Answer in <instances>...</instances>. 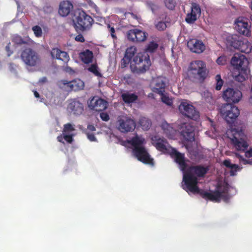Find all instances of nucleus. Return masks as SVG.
Listing matches in <instances>:
<instances>
[{
    "label": "nucleus",
    "instance_id": "nucleus-3",
    "mask_svg": "<svg viewBox=\"0 0 252 252\" xmlns=\"http://www.w3.org/2000/svg\"><path fill=\"white\" fill-rule=\"evenodd\" d=\"M230 129L227 131L228 137L231 139L232 144L238 151H246L249 144L245 140V134L242 127H230Z\"/></svg>",
    "mask_w": 252,
    "mask_h": 252
},
{
    "label": "nucleus",
    "instance_id": "nucleus-13",
    "mask_svg": "<svg viewBox=\"0 0 252 252\" xmlns=\"http://www.w3.org/2000/svg\"><path fill=\"white\" fill-rule=\"evenodd\" d=\"M147 36V32L137 29L130 30L126 32V37L128 40L133 42L144 41Z\"/></svg>",
    "mask_w": 252,
    "mask_h": 252
},
{
    "label": "nucleus",
    "instance_id": "nucleus-48",
    "mask_svg": "<svg viewBox=\"0 0 252 252\" xmlns=\"http://www.w3.org/2000/svg\"><path fill=\"white\" fill-rule=\"evenodd\" d=\"M122 132L126 133L128 131H133L136 127H117Z\"/></svg>",
    "mask_w": 252,
    "mask_h": 252
},
{
    "label": "nucleus",
    "instance_id": "nucleus-57",
    "mask_svg": "<svg viewBox=\"0 0 252 252\" xmlns=\"http://www.w3.org/2000/svg\"><path fill=\"white\" fill-rule=\"evenodd\" d=\"M245 156L247 158H251L252 157V150H249L245 153Z\"/></svg>",
    "mask_w": 252,
    "mask_h": 252
},
{
    "label": "nucleus",
    "instance_id": "nucleus-46",
    "mask_svg": "<svg viewBox=\"0 0 252 252\" xmlns=\"http://www.w3.org/2000/svg\"><path fill=\"white\" fill-rule=\"evenodd\" d=\"M227 57L225 56H221L219 57L216 61L217 63L220 65H223L226 63Z\"/></svg>",
    "mask_w": 252,
    "mask_h": 252
},
{
    "label": "nucleus",
    "instance_id": "nucleus-10",
    "mask_svg": "<svg viewBox=\"0 0 252 252\" xmlns=\"http://www.w3.org/2000/svg\"><path fill=\"white\" fill-rule=\"evenodd\" d=\"M179 110L183 115L192 120H196L199 117V112L187 100L181 102L179 106Z\"/></svg>",
    "mask_w": 252,
    "mask_h": 252
},
{
    "label": "nucleus",
    "instance_id": "nucleus-14",
    "mask_svg": "<svg viewBox=\"0 0 252 252\" xmlns=\"http://www.w3.org/2000/svg\"><path fill=\"white\" fill-rule=\"evenodd\" d=\"M230 63L234 68L237 70L248 68V61L244 55L235 54L232 58Z\"/></svg>",
    "mask_w": 252,
    "mask_h": 252
},
{
    "label": "nucleus",
    "instance_id": "nucleus-34",
    "mask_svg": "<svg viewBox=\"0 0 252 252\" xmlns=\"http://www.w3.org/2000/svg\"><path fill=\"white\" fill-rule=\"evenodd\" d=\"M158 45L154 41H151L147 46L145 52L147 53H152L158 49Z\"/></svg>",
    "mask_w": 252,
    "mask_h": 252
},
{
    "label": "nucleus",
    "instance_id": "nucleus-21",
    "mask_svg": "<svg viewBox=\"0 0 252 252\" xmlns=\"http://www.w3.org/2000/svg\"><path fill=\"white\" fill-rule=\"evenodd\" d=\"M83 87L84 83L80 80L66 82L64 81V90L67 92L77 91L82 89Z\"/></svg>",
    "mask_w": 252,
    "mask_h": 252
},
{
    "label": "nucleus",
    "instance_id": "nucleus-40",
    "mask_svg": "<svg viewBox=\"0 0 252 252\" xmlns=\"http://www.w3.org/2000/svg\"><path fill=\"white\" fill-rule=\"evenodd\" d=\"M164 3L166 7L170 10H173L176 5L175 0H165Z\"/></svg>",
    "mask_w": 252,
    "mask_h": 252
},
{
    "label": "nucleus",
    "instance_id": "nucleus-16",
    "mask_svg": "<svg viewBox=\"0 0 252 252\" xmlns=\"http://www.w3.org/2000/svg\"><path fill=\"white\" fill-rule=\"evenodd\" d=\"M235 29L240 34L248 36L250 35V28L248 20L243 18H239L235 22Z\"/></svg>",
    "mask_w": 252,
    "mask_h": 252
},
{
    "label": "nucleus",
    "instance_id": "nucleus-32",
    "mask_svg": "<svg viewBox=\"0 0 252 252\" xmlns=\"http://www.w3.org/2000/svg\"><path fill=\"white\" fill-rule=\"evenodd\" d=\"M94 131H95V127H87L86 129L85 130V134L91 141H96V138L94 133Z\"/></svg>",
    "mask_w": 252,
    "mask_h": 252
},
{
    "label": "nucleus",
    "instance_id": "nucleus-49",
    "mask_svg": "<svg viewBox=\"0 0 252 252\" xmlns=\"http://www.w3.org/2000/svg\"><path fill=\"white\" fill-rule=\"evenodd\" d=\"M220 192L221 194V198H222L224 201L227 202L229 199L230 197L227 194V192H225L224 191H220Z\"/></svg>",
    "mask_w": 252,
    "mask_h": 252
},
{
    "label": "nucleus",
    "instance_id": "nucleus-59",
    "mask_svg": "<svg viewBox=\"0 0 252 252\" xmlns=\"http://www.w3.org/2000/svg\"><path fill=\"white\" fill-rule=\"evenodd\" d=\"M64 70L66 72H69V73L74 72V71L70 67L67 66L64 68Z\"/></svg>",
    "mask_w": 252,
    "mask_h": 252
},
{
    "label": "nucleus",
    "instance_id": "nucleus-37",
    "mask_svg": "<svg viewBox=\"0 0 252 252\" xmlns=\"http://www.w3.org/2000/svg\"><path fill=\"white\" fill-rule=\"evenodd\" d=\"M120 126H136V124L133 120L130 118H126L123 120L122 122L120 123Z\"/></svg>",
    "mask_w": 252,
    "mask_h": 252
},
{
    "label": "nucleus",
    "instance_id": "nucleus-38",
    "mask_svg": "<svg viewBox=\"0 0 252 252\" xmlns=\"http://www.w3.org/2000/svg\"><path fill=\"white\" fill-rule=\"evenodd\" d=\"M215 80L216 81L215 89L216 90L219 91L221 89L223 84V81L220 74H217L215 76Z\"/></svg>",
    "mask_w": 252,
    "mask_h": 252
},
{
    "label": "nucleus",
    "instance_id": "nucleus-26",
    "mask_svg": "<svg viewBox=\"0 0 252 252\" xmlns=\"http://www.w3.org/2000/svg\"><path fill=\"white\" fill-rule=\"evenodd\" d=\"M165 83L161 78H158L155 80V87L153 89V91L159 94H162L165 92Z\"/></svg>",
    "mask_w": 252,
    "mask_h": 252
},
{
    "label": "nucleus",
    "instance_id": "nucleus-54",
    "mask_svg": "<svg viewBox=\"0 0 252 252\" xmlns=\"http://www.w3.org/2000/svg\"><path fill=\"white\" fill-rule=\"evenodd\" d=\"M223 165L226 167L230 168L232 166V163H231L230 159H225L223 162Z\"/></svg>",
    "mask_w": 252,
    "mask_h": 252
},
{
    "label": "nucleus",
    "instance_id": "nucleus-1",
    "mask_svg": "<svg viewBox=\"0 0 252 252\" xmlns=\"http://www.w3.org/2000/svg\"><path fill=\"white\" fill-rule=\"evenodd\" d=\"M136 52V48L134 46L127 48L124 57L121 60V66L122 68H125L130 63V68L132 73H142L149 69L151 65L150 57L148 54L145 55L142 53H138L131 62Z\"/></svg>",
    "mask_w": 252,
    "mask_h": 252
},
{
    "label": "nucleus",
    "instance_id": "nucleus-27",
    "mask_svg": "<svg viewBox=\"0 0 252 252\" xmlns=\"http://www.w3.org/2000/svg\"><path fill=\"white\" fill-rule=\"evenodd\" d=\"M127 143L131 145L133 148L136 147H140L143 146V144L145 142V139L142 137L139 136L137 134L132 137L130 140L126 141Z\"/></svg>",
    "mask_w": 252,
    "mask_h": 252
},
{
    "label": "nucleus",
    "instance_id": "nucleus-22",
    "mask_svg": "<svg viewBox=\"0 0 252 252\" xmlns=\"http://www.w3.org/2000/svg\"><path fill=\"white\" fill-rule=\"evenodd\" d=\"M242 38L236 34L229 35L226 37V44L227 46L238 49Z\"/></svg>",
    "mask_w": 252,
    "mask_h": 252
},
{
    "label": "nucleus",
    "instance_id": "nucleus-52",
    "mask_svg": "<svg viewBox=\"0 0 252 252\" xmlns=\"http://www.w3.org/2000/svg\"><path fill=\"white\" fill-rule=\"evenodd\" d=\"M75 40L78 42H85V39L81 34H79L77 35H76V37H75Z\"/></svg>",
    "mask_w": 252,
    "mask_h": 252
},
{
    "label": "nucleus",
    "instance_id": "nucleus-56",
    "mask_svg": "<svg viewBox=\"0 0 252 252\" xmlns=\"http://www.w3.org/2000/svg\"><path fill=\"white\" fill-rule=\"evenodd\" d=\"M86 1L90 6L93 7H96V4L93 2L92 0H86Z\"/></svg>",
    "mask_w": 252,
    "mask_h": 252
},
{
    "label": "nucleus",
    "instance_id": "nucleus-33",
    "mask_svg": "<svg viewBox=\"0 0 252 252\" xmlns=\"http://www.w3.org/2000/svg\"><path fill=\"white\" fill-rule=\"evenodd\" d=\"M154 25L156 29L159 31H164L167 28L166 22L162 21H158V19L155 21Z\"/></svg>",
    "mask_w": 252,
    "mask_h": 252
},
{
    "label": "nucleus",
    "instance_id": "nucleus-60",
    "mask_svg": "<svg viewBox=\"0 0 252 252\" xmlns=\"http://www.w3.org/2000/svg\"><path fill=\"white\" fill-rule=\"evenodd\" d=\"M69 59V55L67 53L64 51V62L66 61H68Z\"/></svg>",
    "mask_w": 252,
    "mask_h": 252
},
{
    "label": "nucleus",
    "instance_id": "nucleus-42",
    "mask_svg": "<svg viewBox=\"0 0 252 252\" xmlns=\"http://www.w3.org/2000/svg\"><path fill=\"white\" fill-rule=\"evenodd\" d=\"M148 6L151 9L152 12L154 14H156L157 11H158L160 7L158 4H157L153 2H148L147 3Z\"/></svg>",
    "mask_w": 252,
    "mask_h": 252
},
{
    "label": "nucleus",
    "instance_id": "nucleus-62",
    "mask_svg": "<svg viewBox=\"0 0 252 252\" xmlns=\"http://www.w3.org/2000/svg\"><path fill=\"white\" fill-rule=\"evenodd\" d=\"M239 166L235 164H232V166L230 167L231 169H235V170H237V169L238 168Z\"/></svg>",
    "mask_w": 252,
    "mask_h": 252
},
{
    "label": "nucleus",
    "instance_id": "nucleus-4",
    "mask_svg": "<svg viewBox=\"0 0 252 252\" xmlns=\"http://www.w3.org/2000/svg\"><path fill=\"white\" fill-rule=\"evenodd\" d=\"M188 74L189 78L193 81H204L207 76L205 63L202 61L191 62L188 69Z\"/></svg>",
    "mask_w": 252,
    "mask_h": 252
},
{
    "label": "nucleus",
    "instance_id": "nucleus-50",
    "mask_svg": "<svg viewBox=\"0 0 252 252\" xmlns=\"http://www.w3.org/2000/svg\"><path fill=\"white\" fill-rule=\"evenodd\" d=\"M107 27L109 29V32L111 33V37L114 39H117V36H116V34H115V30L114 28L111 27L109 24L108 25Z\"/></svg>",
    "mask_w": 252,
    "mask_h": 252
},
{
    "label": "nucleus",
    "instance_id": "nucleus-53",
    "mask_svg": "<svg viewBox=\"0 0 252 252\" xmlns=\"http://www.w3.org/2000/svg\"><path fill=\"white\" fill-rule=\"evenodd\" d=\"M10 45L11 44L9 42L5 47V50L8 57H9L13 53V51L10 49Z\"/></svg>",
    "mask_w": 252,
    "mask_h": 252
},
{
    "label": "nucleus",
    "instance_id": "nucleus-19",
    "mask_svg": "<svg viewBox=\"0 0 252 252\" xmlns=\"http://www.w3.org/2000/svg\"><path fill=\"white\" fill-rule=\"evenodd\" d=\"M187 46L191 51L195 53H201L205 49L202 41L196 39H190L187 43Z\"/></svg>",
    "mask_w": 252,
    "mask_h": 252
},
{
    "label": "nucleus",
    "instance_id": "nucleus-44",
    "mask_svg": "<svg viewBox=\"0 0 252 252\" xmlns=\"http://www.w3.org/2000/svg\"><path fill=\"white\" fill-rule=\"evenodd\" d=\"M161 95V99L162 101L166 104L171 106L173 103V101L168 96L165 95L163 93L159 94Z\"/></svg>",
    "mask_w": 252,
    "mask_h": 252
},
{
    "label": "nucleus",
    "instance_id": "nucleus-24",
    "mask_svg": "<svg viewBox=\"0 0 252 252\" xmlns=\"http://www.w3.org/2000/svg\"><path fill=\"white\" fill-rule=\"evenodd\" d=\"M152 140L155 142V147L158 151L165 152L167 151L166 144L167 140L165 138H158L157 136L152 138Z\"/></svg>",
    "mask_w": 252,
    "mask_h": 252
},
{
    "label": "nucleus",
    "instance_id": "nucleus-63",
    "mask_svg": "<svg viewBox=\"0 0 252 252\" xmlns=\"http://www.w3.org/2000/svg\"><path fill=\"white\" fill-rule=\"evenodd\" d=\"M34 95L35 97L36 98L39 97V96H40L39 93L37 92H36V91H35L34 92Z\"/></svg>",
    "mask_w": 252,
    "mask_h": 252
},
{
    "label": "nucleus",
    "instance_id": "nucleus-20",
    "mask_svg": "<svg viewBox=\"0 0 252 252\" xmlns=\"http://www.w3.org/2000/svg\"><path fill=\"white\" fill-rule=\"evenodd\" d=\"M67 110L74 115H80L82 113L84 108L83 104L76 99H71L67 107Z\"/></svg>",
    "mask_w": 252,
    "mask_h": 252
},
{
    "label": "nucleus",
    "instance_id": "nucleus-43",
    "mask_svg": "<svg viewBox=\"0 0 252 252\" xmlns=\"http://www.w3.org/2000/svg\"><path fill=\"white\" fill-rule=\"evenodd\" d=\"M13 42L16 44L21 45L26 43V42L24 41L22 37L19 35H14L12 38Z\"/></svg>",
    "mask_w": 252,
    "mask_h": 252
},
{
    "label": "nucleus",
    "instance_id": "nucleus-25",
    "mask_svg": "<svg viewBox=\"0 0 252 252\" xmlns=\"http://www.w3.org/2000/svg\"><path fill=\"white\" fill-rule=\"evenodd\" d=\"M79 57L83 63L88 64L92 62L94 55L92 51L86 49L80 52Z\"/></svg>",
    "mask_w": 252,
    "mask_h": 252
},
{
    "label": "nucleus",
    "instance_id": "nucleus-39",
    "mask_svg": "<svg viewBox=\"0 0 252 252\" xmlns=\"http://www.w3.org/2000/svg\"><path fill=\"white\" fill-rule=\"evenodd\" d=\"M139 124L140 126H151L152 123L151 120L145 117H141L139 120Z\"/></svg>",
    "mask_w": 252,
    "mask_h": 252
},
{
    "label": "nucleus",
    "instance_id": "nucleus-5",
    "mask_svg": "<svg viewBox=\"0 0 252 252\" xmlns=\"http://www.w3.org/2000/svg\"><path fill=\"white\" fill-rule=\"evenodd\" d=\"M73 22L74 27L77 32H84L91 29L94 20L91 16L82 10L79 12L75 18V21L73 20Z\"/></svg>",
    "mask_w": 252,
    "mask_h": 252
},
{
    "label": "nucleus",
    "instance_id": "nucleus-36",
    "mask_svg": "<svg viewBox=\"0 0 252 252\" xmlns=\"http://www.w3.org/2000/svg\"><path fill=\"white\" fill-rule=\"evenodd\" d=\"M63 53L58 48H53L51 51V55L53 59H56L59 60H63L61 57V55Z\"/></svg>",
    "mask_w": 252,
    "mask_h": 252
},
{
    "label": "nucleus",
    "instance_id": "nucleus-8",
    "mask_svg": "<svg viewBox=\"0 0 252 252\" xmlns=\"http://www.w3.org/2000/svg\"><path fill=\"white\" fill-rule=\"evenodd\" d=\"M217 188L218 189V187ZM189 192L193 194H198L203 198L206 200L218 202H220V200L221 194L218 189L214 191L210 190L209 192H208L203 189H200L197 186L189 189Z\"/></svg>",
    "mask_w": 252,
    "mask_h": 252
},
{
    "label": "nucleus",
    "instance_id": "nucleus-61",
    "mask_svg": "<svg viewBox=\"0 0 252 252\" xmlns=\"http://www.w3.org/2000/svg\"><path fill=\"white\" fill-rule=\"evenodd\" d=\"M240 159L243 162V163L244 164H248L249 163V161H248V160L243 158L242 157L240 156Z\"/></svg>",
    "mask_w": 252,
    "mask_h": 252
},
{
    "label": "nucleus",
    "instance_id": "nucleus-30",
    "mask_svg": "<svg viewBox=\"0 0 252 252\" xmlns=\"http://www.w3.org/2000/svg\"><path fill=\"white\" fill-rule=\"evenodd\" d=\"M237 50H240L241 52L248 54L252 50V45L247 39L242 38L241 44Z\"/></svg>",
    "mask_w": 252,
    "mask_h": 252
},
{
    "label": "nucleus",
    "instance_id": "nucleus-29",
    "mask_svg": "<svg viewBox=\"0 0 252 252\" xmlns=\"http://www.w3.org/2000/svg\"><path fill=\"white\" fill-rule=\"evenodd\" d=\"M74 130L73 127H64V140L68 143H71L73 141V137L75 133H72Z\"/></svg>",
    "mask_w": 252,
    "mask_h": 252
},
{
    "label": "nucleus",
    "instance_id": "nucleus-23",
    "mask_svg": "<svg viewBox=\"0 0 252 252\" xmlns=\"http://www.w3.org/2000/svg\"><path fill=\"white\" fill-rule=\"evenodd\" d=\"M181 134L183 137L189 141L194 140V127H180Z\"/></svg>",
    "mask_w": 252,
    "mask_h": 252
},
{
    "label": "nucleus",
    "instance_id": "nucleus-15",
    "mask_svg": "<svg viewBox=\"0 0 252 252\" xmlns=\"http://www.w3.org/2000/svg\"><path fill=\"white\" fill-rule=\"evenodd\" d=\"M191 11L187 14L186 21L189 24H192L200 17L201 15V8L199 4L192 2L191 4Z\"/></svg>",
    "mask_w": 252,
    "mask_h": 252
},
{
    "label": "nucleus",
    "instance_id": "nucleus-6",
    "mask_svg": "<svg viewBox=\"0 0 252 252\" xmlns=\"http://www.w3.org/2000/svg\"><path fill=\"white\" fill-rule=\"evenodd\" d=\"M220 112L227 124H231L234 122L240 114L238 108L232 104H223L220 109Z\"/></svg>",
    "mask_w": 252,
    "mask_h": 252
},
{
    "label": "nucleus",
    "instance_id": "nucleus-31",
    "mask_svg": "<svg viewBox=\"0 0 252 252\" xmlns=\"http://www.w3.org/2000/svg\"><path fill=\"white\" fill-rule=\"evenodd\" d=\"M121 96L123 100L127 104L133 103L138 99V96L136 94L128 92L122 94Z\"/></svg>",
    "mask_w": 252,
    "mask_h": 252
},
{
    "label": "nucleus",
    "instance_id": "nucleus-41",
    "mask_svg": "<svg viewBox=\"0 0 252 252\" xmlns=\"http://www.w3.org/2000/svg\"><path fill=\"white\" fill-rule=\"evenodd\" d=\"M32 30L37 37H40L42 35V31L41 28L39 26H35L32 28Z\"/></svg>",
    "mask_w": 252,
    "mask_h": 252
},
{
    "label": "nucleus",
    "instance_id": "nucleus-58",
    "mask_svg": "<svg viewBox=\"0 0 252 252\" xmlns=\"http://www.w3.org/2000/svg\"><path fill=\"white\" fill-rule=\"evenodd\" d=\"M47 81V78L46 77H43L39 80L38 83L40 84H43L44 83L46 82Z\"/></svg>",
    "mask_w": 252,
    "mask_h": 252
},
{
    "label": "nucleus",
    "instance_id": "nucleus-55",
    "mask_svg": "<svg viewBox=\"0 0 252 252\" xmlns=\"http://www.w3.org/2000/svg\"><path fill=\"white\" fill-rule=\"evenodd\" d=\"M59 14L63 16V2H61L59 5Z\"/></svg>",
    "mask_w": 252,
    "mask_h": 252
},
{
    "label": "nucleus",
    "instance_id": "nucleus-7",
    "mask_svg": "<svg viewBox=\"0 0 252 252\" xmlns=\"http://www.w3.org/2000/svg\"><path fill=\"white\" fill-rule=\"evenodd\" d=\"M21 58L24 63L29 66H35L40 61L38 53L31 48H26L21 54Z\"/></svg>",
    "mask_w": 252,
    "mask_h": 252
},
{
    "label": "nucleus",
    "instance_id": "nucleus-47",
    "mask_svg": "<svg viewBox=\"0 0 252 252\" xmlns=\"http://www.w3.org/2000/svg\"><path fill=\"white\" fill-rule=\"evenodd\" d=\"M162 127L163 128V131L167 134V131L170 130L171 131H173L172 133L169 134L168 135V137L170 138H173V137L175 136V134L176 133V131L175 130H173V127L170 126V127Z\"/></svg>",
    "mask_w": 252,
    "mask_h": 252
},
{
    "label": "nucleus",
    "instance_id": "nucleus-51",
    "mask_svg": "<svg viewBox=\"0 0 252 252\" xmlns=\"http://www.w3.org/2000/svg\"><path fill=\"white\" fill-rule=\"evenodd\" d=\"M101 119L104 121H107L109 120V116L107 113L101 112L100 114Z\"/></svg>",
    "mask_w": 252,
    "mask_h": 252
},
{
    "label": "nucleus",
    "instance_id": "nucleus-11",
    "mask_svg": "<svg viewBox=\"0 0 252 252\" xmlns=\"http://www.w3.org/2000/svg\"><path fill=\"white\" fill-rule=\"evenodd\" d=\"M222 97L228 103H237L242 99V93L237 89L228 88L223 91Z\"/></svg>",
    "mask_w": 252,
    "mask_h": 252
},
{
    "label": "nucleus",
    "instance_id": "nucleus-45",
    "mask_svg": "<svg viewBox=\"0 0 252 252\" xmlns=\"http://www.w3.org/2000/svg\"><path fill=\"white\" fill-rule=\"evenodd\" d=\"M88 70L93 72L96 76H99L101 75L100 73L98 70L97 66L96 64H92L91 66L89 67Z\"/></svg>",
    "mask_w": 252,
    "mask_h": 252
},
{
    "label": "nucleus",
    "instance_id": "nucleus-17",
    "mask_svg": "<svg viewBox=\"0 0 252 252\" xmlns=\"http://www.w3.org/2000/svg\"><path fill=\"white\" fill-rule=\"evenodd\" d=\"M107 102L98 97H94L90 101L89 107L93 110L100 112L107 107Z\"/></svg>",
    "mask_w": 252,
    "mask_h": 252
},
{
    "label": "nucleus",
    "instance_id": "nucleus-35",
    "mask_svg": "<svg viewBox=\"0 0 252 252\" xmlns=\"http://www.w3.org/2000/svg\"><path fill=\"white\" fill-rule=\"evenodd\" d=\"M73 5L70 1H64V17L67 16L72 10Z\"/></svg>",
    "mask_w": 252,
    "mask_h": 252
},
{
    "label": "nucleus",
    "instance_id": "nucleus-18",
    "mask_svg": "<svg viewBox=\"0 0 252 252\" xmlns=\"http://www.w3.org/2000/svg\"><path fill=\"white\" fill-rule=\"evenodd\" d=\"M170 155L175 159V162L179 164L180 169L184 173L187 168L185 155L179 153L175 149L172 148Z\"/></svg>",
    "mask_w": 252,
    "mask_h": 252
},
{
    "label": "nucleus",
    "instance_id": "nucleus-64",
    "mask_svg": "<svg viewBox=\"0 0 252 252\" xmlns=\"http://www.w3.org/2000/svg\"><path fill=\"white\" fill-rule=\"evenodd\" d=\"M207 119L210 121V122L211 123V126H214V125H213V121L210 119V118H207Z\"/></svg>",
    "mask_w": 252,
    "mask_h": 252
},
{
    "label": "nucleus",
    "instance_id": "nucleus-12",
    "mask_svg": "<svg viewBox=\"0 0 252 252\" xmlns=\"http://www.w3.org/2000/svg\"><path fill=\"white\" fill-rule=\"evenodd\" d=\"M132 153L137 159L145 164L154 165V159L150 157L149 154L144 146L133 148Z\"/></svg>",
    "mask_w": 252,
    "mask_h": 252
},
{
    "label": "nucleus",
    "instance_id": "nucleus-2",
    "mask_svg": "<svg viewBox=\"0 0 252 252\" xmlns=\"http://www.w3.org/2000/svg\"><path fill=\"white\" fill-rule=\"evenodd\" d=\"M209 170L208 167L198 165L190 166L187 168L183 175V189L189 192V190L197 186V177H203Z\"/></svg>",
    "mask_w": 252,
    "mask_h": 252
},
{
    "label": "nucleus",
    "instance_id": "nucleus-28",
    "mask_svg": "<svg viewBox=\"0 0 252 252\" xmlns=\"http://www.w3.org/2000/svg\"><path fill=\"white\" fill-rule=\"evenodd\" d=\"M238 74L233 75V78L235 81L239 82H243L248 78V74L250 72V70L248 68L241 69L238 70Z\"/></svg>",
    "mask_w": 252,
    "mask_h": 252
},
{
    "label": "nucleus",
    "instance_id": "nucleus-9",
    "mask_svg": "<svg viewBox=\"0 0 252 252\" xmlns=\"http://www.w3.org/2000/svg\"><path fill=\"white\" fill-rule=\"evenodd\" d=\"M217 188L218 189V187ZM189 192L193 194H198L203 198L206 200L218 202H220V200L221 194L218 189L214 191L210 190L209 192H208L203 189H200L197 186L189 189Z\"/></svg>",
    "mask_w": 252,
    "mask_h": 252
}]
</instances>
